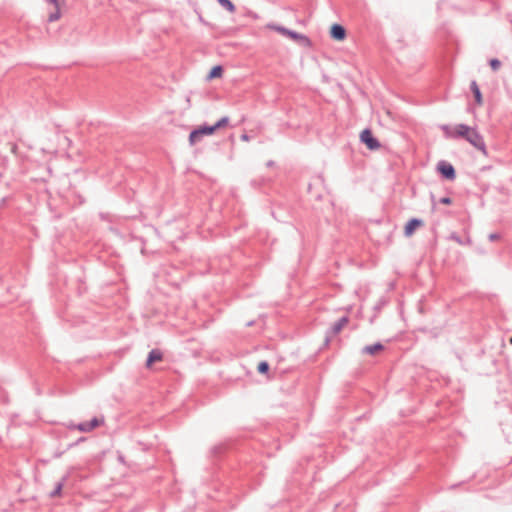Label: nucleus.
Listing matches in <instances>:
<instances>
[{"instance_id":"5701e85b","label":"nucleus","mask_w":512,"mask_h":512,"mask_svg":"<svg viewBox=\"0 0 512 512\" xmlns=\"http://www.w3.org/2000/svg\"><path fill=\"white\" fill-rule=\"evenodd\" d=\"M499 238H500V235H499V234H497V233H492V234H490V235H489V240H490V241H496V240H498Z\"/></svg>"},{"instance_id":"4be33fe9","label":"nucleus","mask_w":512,"mask_h":512,"mask_svg":"<svg viewBox=\"0 0 512 512\" xmlns=\"http://www.w3.org/2000/svg\"><path fill=\"white\" fill-rule=\"evenodd\" d=\"M439 203L444 205H450L452 203V199L450 197H442L440 198Z\"/></svg>"},{"instance_id":"cd10ccee","label":"nucleus","mask_w":512,"mask_h":512,"mask_svg":"<svg viewBox=\"0 0 512 512\" xmlns=\"http://www.w3.org/2000/svg\"><path fill=\"white\" fill-rule=\"evenodd\" d=\"M510 343L512 344V337L510 338Z\"/></svg>"},{"instance_id":"9b49d317","label":"nucleus","mask_w":512,"mask_h":512,"mask_svg":"<svg viewBox=\"0 0 512 512\" xmlns=\"http://www.w3.org/2000/svg\"><path fill=\"white\" fill-rule=\"evenodd\" d=\"M163 358V354L158 349H152L146 360V367H150L154 362L160 361Z\"/></svg>"},{"instance_id":"f257e3e1","label":"nucleus","mask_w":512,"mask_h":512,"mask_svg":"<svg viewBox=\"0 0 512 512\" xmlns=\"http://www.w3.org/2000/svg\"><path fill=\"white\" fill-rule=\"evenodd\" d=\"M348 323V316H343L339 318L335 323H333L332 326L326 332L324 340L325 345H328L333 339V337L337 336Z\"/></svg>"},{"instance_id":"b1692460","label":"nucleus","mask_w":512,"mask_h":512,"mask_svg":"<svg viewBox=\"0 0 512 512\" xmlns=\"http://www.w3.org/2000/svg\"><path fill=\"white\" fill-rule=\"evenodd\" d=\"M240 138L242 141H246V142L250 140L249 135L246 133L242 134Z\"/></svg>"},{"instance_id":"bb28decb","label":"nucleus","mask_w":512,"mask_h":512,"mask_svg":"<svg viewBox=\"0 0 512 512\" xmlns=\"http://www.w3.org/2000/svg\"><path fill=\"white\" fill-rule=\"evenodd\" d=\"M75 426H77V424H69L67 427H68L69 429H76V427H75Z\"/></svg>"},{"instance_id":"412c9836","label":"nucleus","mask_w":512,"mask_h":512,"mask_svg":"<svg viewBox=\"0 0 512 512\" xmlns=\"http://www.w3.org/2000/svg\"><path fill=\"white\" fill-rule=\"evenodd\" d=\"M449 238L453 241H455L456 243L460 244V245H464L465 242L461 239V237L456 234V233H452Z\"/></svg>"},{"instance_id":"7ed1b4c3","label":"nucleus","mask_w":512,"mask_h":512,"mask_svg":"<svg viewBox=\"0 0 512 512\" xmlns=\"http://www.w3.org/2000/svg\"><path fill=\"white\" fill-rule=\"evenodd\" d=\"M437 171L441 176L446 179L453 181L456 178V171L453 165L445 160H441L437 164Z\"/></svg>"},{"instance_id":"4468645a","label":"nucleus","mask_w":512,"mask_h":512,"mask_svg":"<svg viewBox=\"0 0 512 512\" xmlns=\"http://www.w3.org/2000/svg\"><path fill=\"white\" fill-rule=\"evenodd\" d=\"M383 349H384V346L380 342H377L373 345H367V346L363 347L362 353L373 355L379 351H382Z\"/></svg>"},{"instance_id":"f03ea898","label":"nucleus","mask_w":512,"mask_h":512,"mask_svg":"<svg viewBox=\"0 0 512 512\" xmlns=\"http://www.w3.org/2000/svg\"><path fill=\"white\" fill-rule=\"evenodd\" d=\"M466 141H468L472 146H474L479 151L483 152V154H487L484 138L475 128L471 129L466 138Z\"/></svg>"},{"instance_id":"6e6552de","label":"nucleus","mask_w":512,"mask_h":512,"mask_svg":"<svg viewBox=\"0 0 512 512\" xmlns=\"http://www.w3.org/2000/svg\"><path fill=\"white\" fill-rule=\"evenodd\" d=\"M423 225V221L421 219H418V218H412L410 219L406 225H405V229H404V234L405 236H411L414 231Z\"/></svg>"},{"instance_id":"a211bd4d","label":"nucleus","mask_w":512,"mask_h":512,"mask_svg":"<svg viewBox=\"0 0 512 512\" xmlns=\"http://www.w3.org/2000/svg\"><path fill=\"white\" fill-rule=\"evenodd\" d=\"M218 3L227 11L234 12L235 11V5L230 0H217Z\"/></svg>"},{"instance_id":"f8f14e48","label":"nucleus","mask_w":512,"mask_h":512,"mask_svg":"<svg viewBox=\"0 0 512 512\" xmlns=\"http://www.w3.org/2000/svg\"><path fill=\"white\" fill-rule=\"evenodd\" d=\"M68 474L62 477V479L56 483L54 489L50 492L49 496L51 498L59 497L62 494L63 486L65 485L66 481L68 480Z\"/></svg>"},{"instance_id":"39448f33","label":"nucleus","mask_w":512,"mask_h":512,"mask_svg":"<svg viewBox=\"0 0 512 512\" xmlns=\"http://www.w3.org/2000/svg\"><path fill=\"white\" fill-rule=\"evenodd\" d=\"M214 132L209 125L200 126L197 129L191 131L189 135V143L190 145H195L200 141L203 135H212Z\"/></svg>"},{"instance_id":"6ab92c4d","label":"nucleus","mask_w":512,"mask_h":512,"mask_svg":"<svg viewBox=\"0 0 512 512\" xmlns=\"http://www.w3.org/2000/svg\"><path fill=\"white\" fill-rule=\"evenodd\" d=\"M257 371L260 374H266L269 371V363L267 361H261L258 364Z\"/></svg>"},{"instance_id":"393cba45","label":"nucleus","mask_w":512,"mask_h":512,"mask_svg":"<svg viewBox=\"0 0 512 512\" xmlns=\"http://www.w3.org/2000/svg\"><path fill=\"white\" fill-rule=\"evenodd\" d=\"M274 164H275V163H274V161H272V160H269V161L267 162V166H268V167H272Z\"/></svg>"},{"instance_id":"423d86ee","label":"nucleus","mask_w":512,"mask_h":512,"mask_svg":"<svg viewBox=\"0 0 512 512\" xmlns=\"http://www.w3.org/2000/svg\"><path fill=\"white\" fill-rule=\"evenodd\" d=\"M103 423H104L103 418L99 419L97 417H94L90 421L81 422V423L77 424V426H75V427L80 432L87 433V432H91L92 430H94L95 428H97L98 426H100Z\"/></svg>"},{"instance_id":"0eeeda50","label":"nucleus","mask_w":512,"mask_h":512,"mask_svg":"<svg viewBox=\"0 0 512 512\" xmlns=\"http://www.w3.org/2000/svg\"><path fill=\"white\" fill-rule=\"evenodd\" d=\"M471 129L472 128L466 124H458L455 126L454 132L450 134V136L453 138H463L466 140Z\"/></svg>"},{"instance_id":"2eb2a0df","label":"nucleus","mask_w":512,"mask_h":512,"mask_svg":"<svg viewBox=\"0 0 512 512\" xmlns=\"http://www.w3.org/2000/svg\"><path fill=\"white\" fill-rule=\"evenodd\" d=\"M470 88L474 95L475 101L477 102V104L481 105L482 104V94H481V91H480L479 86L476 83V81L471 82Z\"/></svg>"},{"instance_id":"9d476101","label":"nucleus","mask_w":512,"mask_h":512,"mask_svg":"<svg viewBox=\"0 0 512 512\" xmlns=\"http://www.w3.org/2000/svg\"><path fill=\"white\" fill-rule=\"evenodd\" d=\"M275 30H277L282 35L288 36V37H290L291 39H294V40H298V39L307 40L306 36H304L302 34H299L296 31L289 30V29H287V28H285L283 26H276Z\"/></svg>"},{"instance_id":"20e7f679","label":"nucleus","mask_w":512,"mask_h":512,"mask_svg":"<svg viewBox=\"0 0 512 512\" xmlns=\"http://www.w3.org/2000/svg\"><path fill=\"white\" fill-rule=\"evenodd\" d=\"M360 140L362 143H364L367 148L369 150H377L380 148L381 144L380 142L378 141V139H376L373 134H372V131L370 129H364L361 134H360Z\"/></svg>"},{"instance_id":"f3484780","label":"nucleus","mask_w":512,"mask_h":512,"mask_svg":"<svg viewBox=\"0 0 512 512\" xmlns=\"http://www.w3.org/2000/svg\"><path fill=\"white\" fill-rule=\"evenodd\" d=\"M229 122V118L227 116L222 117L219 119L214 125L210 126L213 132H215L217 129L225 127Z\"/></svg>"},{"instance_id":"dca6fc26","label":"nucleus","mask_w":512,"mask_h":512,"mask_svg":"<svg viewBox=\"0 0 512 512\" xmlns=\"http://www.w3.org/2000/svg\"><path fill=\"white\" fill-rule=\"evenodd\" d=\"M223 73V68L222 66L220 65H217V66H214L209 74H208V79H213V78H217V77H220Z\"/></svg>"},{"instance_id":"a878e982","label":"nucleus","mask_w":512,"mask_h":512,"mask_svg":"<svg viewBox=\"0 0 512 512\" xmlns=\"http://www.w3.org/2000/svg\"><path fill=\"white\" fill-rule=\"evenodd\" d=\"M442 129H443L446 133H448V132H449V126H447V125H444V126L442 127Z\"/></svg>"},{"instance_id":"aec40b11","label":"nucleus","mask_w":512,"mask_h":512,"mask_svg":"<svg viewBox=\"0 0 512 512\" xmlns=\"http://www.w3.org/2000/svg\"><path fill=\"white\" fill-rule=\"evenodd\" d=\"M489 65L493 71H497L501 66V62L497 58H493L489 61Z\"/></svg>"},{"instance_id":"1a4fd4ad","label":"nucleus","mask_w":512,"mask_h":512,"mask_svg":"<svg viewBox=\"0 0 512 512\" xmlns=\"http://www.w3.org/2000/svg\"><path fill=\"white\" fill-rule=\"evenodd\" d=\"M330 35L333 39L341 41L346 37V30L340 24H333L330 30Z\"/></svg>"},{"instance_id":"ddd939ff","label":"nucleus","mask_w":512,"mask_h":512,"mask_svg":"<svg viewBox=\"0 0 512 512\" xmlns=\"http://www.w3.org/2000/svg\"><path fill=\"white\" fill-rule=\"evenodd\" d=\"M48 3H51L54 5L55 10L51 12L48 16L49 22L57 21L60 18V8H59V0H46Z\"/></svg>"}]
</instances>
